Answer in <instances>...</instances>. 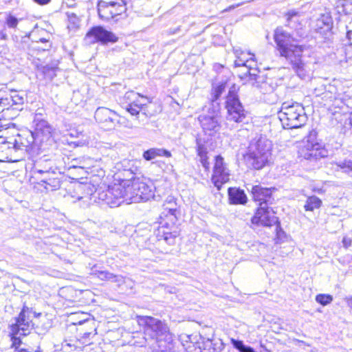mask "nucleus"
<instances>
[{
  "label": "nucleus",
  "instance_id": "6e6552de",
  "mask_svg": "<svg viewBox=\"0 0 352 352\" xmlns=\"http://www.w3.org/2000/svg\"><path fill=\"white\" fill-rule=\"evenodd\" d=\"M126 204L139 203L149 200L154 196L153 187L139 179L124 182Z\"/></svg>",
  "mask_w": 352,
  "mask_h": 352
},
{
  "label": "nucleus",
  "instance_id": "bb28decb",
  "mask_svg": "<svg viewBox=\"0 0 352 352\" xmlns=\"http://www.w3.org/2000/svg\"><path fill=\"white\" fill-rule=\"evenodd\" d=\"M165 156L166 157H171V153L169 151L164 148H152L143 153V157L147 161L155 159L157 157Z\"/></svg>",
  "mask_w": 352,
  "mask_h": 352
},
{
  "label": "nucleus",
  "instance_id": "0eeeda50",
  "mask_svg": "<svg viewBox=\"0 0 352 352\" xmlns=\"http://www.w3.org/2000/svg\"><path fill=\"white\" fill-rule=\"evenodd\" d=\"M31 312L28 307H24L15 318V322L10 325L12 346L15 351L20 349L19 346L22 343L21 336L29 335L32 329L33 323L30 316Z\"/></svg>",
  "mask_w": 352,
  "mask_h": 352
},
{
  "label": "nucleus",
  "instance_id": "4be33fe9",
  "mask_svg": "<svg viewBox=\"0 0 352 352\" xmlns=\"http://www.w3.org/2000/svg\"><path fill=\"white\" fill-rule=\"evenodd\" d=\"M64 169H58V175L51 174L45 175L41 181V185L48 191H54L60 188L61 186V175L64 173Z\"/></svg>",
  "mask_w": 352,
  "mask_h": 352
},
{
  "label": "nucleus",
  "instance_id": "6ab92c4d",
  "mask_svg": "<svg viewBox=\"0 0 352 352\" xmlns=\"http://www.w3.org/2000/svg\"><path fill=\"white\" fill-rule=\"evenodd\" d=\"M276 190L275 188H267L258 184L252 186L251 193L254 201L258 203L259 207L268 206L273 204L272 194Z\"/></svg>",
  "mask_w": 352,
  "mask_h": 352
},
{
  "label": "nucleus",
  "instance_id": "39448f33",
  "mask_svg": "<svg viewBox=\"0 0 352 352\" xmlns=\"http://www.w3.org/2000/svg\"><path fill=\"white\" fill-rule=\"evenodd\" d=\"M30 139L25 138L22 135L8 140L0 138V162H15L23 160L33 143V137Z\"/></svg>",
  "mask_w": 352,
  "mask_h": 352
},
{
  "label": "nucleus",
  "instance_id": "58836bf2",
  "mask_svg": "<svg viewBox=\"0 0 352 352\" xmlns=\"http://www.w3.org/2000/svg\"><path fill=\"white\" fill-rule=\"evenodd\" d=\"M12 106L11 98H10L8 95H6L5 97L0 98V107H3L2 111L6 109H8L9 107Z\"/></svg>",
  "mask_w": 352,
  "mask_h": 352
},
{
  "label": "nucleus",
  "instance_id": "20e7f679",
  "mask_svg": "<svg viewBox=\"0 0 352 352\" xmlns=\"http://www.w3.org/2000/svg\"><path fill=\"white\" fill-rule=\"evenodd\" d=\"M272 148V142L266 137L260 135L252 140L243 155L247 166L256 170L263 168L270 160Z\"/></svg>",
  "mask_w": 352,
  "mask_h": 352
},
{
  "label": "nucleus",
  "instance_id": "4d7b16f0",
  "mask_svg": "<svg viewBox=\"0 0 352 352\" xmlns=\"http://www.w3.org/2000/svg\"><path fill=\"white\" fill-rule=\"evenodd\" d=\"M17 352H32V351H28L27 349H19L17 350Z\"/></svg>",
  "mask_w": 352,
  "mask_h": 352
},
{
  "label": "nucleus",
  "instance_id": "b1692460",
  "mask_svg": "<svg viewBox=\"0 0 352 352\" xmlns=\"http://www.w3.org/2000/svg\"><path fill=\"white\" fill-rule=\"evenodd\" d=\"M252 85L263 94H271L276 88V85L273 83L272 80L270 78L265 80L261 78L256 82H252Z\"/></svg>",
  "mask_w": 352,
  "mask_h": 352
},
{
  "label": "nucleus",
  "instance_id": "f8f14e48",
  "mask_svg": "<svg viewBox=\"0 0 352 352\" xmlns=\"http://www.w3.org/2000/svg\"><path fill=\"white\" fill-rule=\"evenodd\" d=\"M323 94V98L332 102L335 108L342 109L344 105L349 107L352 104V98L348 94V89L342 87L339 82L335 85H329L328 90Z\"/></svg>",
  "mask_w": 352,
  "mask_h": 352
},
{
  "label": "nucleus",
  "instance_id": "cd10ccee",
  "mask_svg": "<svg viewBox=\"0 0 352 352\" xmlns=\"http://www.w3.org/2000/svg\"><path fill=\"white\" fill-rule=\"evenodd\" d=\"M259 71L257 68V63L255 61H250V65H248L246 67L243 69V74L244 76H249L251 80H254L256 82L261 78V77L258 76Z\"/></svg>",
  "mask_w": 352,
  "mask_h": 352
},
{
  "label": "nucleus",
  "instance_id": "de8ad7c7",
  "mask_svg": "<svg viewBox=\"0 0 352 352\" xmlns=\"http://www.w3.org/2000/svg\"><path fill=\"white\" fill-rule=\"evenodd\" d=\"M164 204H171V207L173 206H177V203L175 201V199L174 197L173 196H168L166 199L164 201Z\"/></svg>",
  "mask_w": 352,
  "mask_h": 352
},
{
  "label": "nucleus",
  "instance_id": "8fccbe9b",
  "mask_svg": "<svg viewBox=\"0 0 352 352\" xmlns=\"http://www.w3.org/2000/svg\"><path fill=\"white\" fill-rule=\"evenodd\" d=\"M39 41L42 43H45L47 44L45 46L46 48H44L43 50H48L49 48L51 47V44L49 42V38H40Z\"/></svg>",
  "mask_w": 352,
  "mask_h": 352
},
{
  "label": "nucleus",
  "instance_id": "412c9836",
  "mask_svg": "<svg viewBox=\"0 0 352 352\" xmlns=\"http://www.w3.org/2000/svg\"><path fill=\"white\" fill-rule=\"evenodd\" d=\"M51 132L52 128L47 122L42 120L36 124L34 131L31 133L26 138L30 140V137L32 136L33 142L36 140L43 142L51 138Z\"/></svg>",
  "mask_w": 352,
  "mask_h": 352
},
{
  "label": "nucleus",
  "instance_id": "2f4dec72",
  "mask_svg": "<svg viewBox=\"0 0 352 352\" xmlns=\"http://www.w3.org/2000/svg\"><path fill=\"white\" fill-rule=\"evenodd\" d=\"M96 161L91 157H82L79 160L78 168L89 170L91 167H94Z\"/></svg>",
  "mask_w": 352,
  "mask_h": 352
},
{
  "label": "nucleus",
  "instance_id": "13d9d810",
  "mask_svg": "<svg viewBox=\"0 0 352 352\" xmlns=\"http://www.w3.org/2000/svg\"><path fill=\"white\" fill-rule=\"evenodd\" d=\"M350 120H351V124L352 125V113H351V116H350Z\"/></svg>",
  "mask_w": 352,
  "mask_h": 352
},
{
  "label": "nucleus",
  "instance_id": "f257e3e1",
  "mask_svg": "<svg viewBox=\"0 0 352 352\" xmlns=\"http://www.w3.org/2000/svg\"><path fill=\"white\" fill-rule=\"evenodd\" d=\"M274 38L280 56L289 62L296 74L303 80L310 78L312 74L311 64L302 58L305 47L294 43L295 39L291 33L282 27L275 30Z\"/></svg>",
  "mask_w": 352,
  "mask_h": 352
},
{
  "label": "nucleus",
  "instance_id": "c85d7f7f",
  "mask_svg": "<svg viewBox=\"0 0 352 352\" xmlns=\"http://www.w3.org/2000/svg\"><path fill=\"white\" fill-rule=\"evenodd\" d=\"M322 200L315 195L309 196L305 201L304 209L305 211H314L322 206Z\"/></svg>",
  "mask_w": 352,
  "mask_h": 352
},
{
  "label": "nucleus",
  "instance_id": "423d86ee",
  "mask_svg": "<svg viewBox=\"0 0 352 352\" xmlns=\"http://www.w3.org/2000/svg\"><path fill=\"white\" fill-rule=\"evenodd\" d=\"M278 117L283 127L288 129L302 127L307 121L303 106L298 102H283Z\"/></svg>",
  "mask_w": 352,
  "mask_h": 352
},
{
  "label": "nucleus",
  "instance_id": "a19ab883",
  "mask_svg": "<svg viewBox=\"0 0 352 352\" xmlns=\"http://www.w3.org/2000/svg\"><path fill=\"white\" fill-rule=\"evenodd\" d=\"M109 281L116 283L118 286L124 283V278L122 275L113 274L111 273V278Z\"/></svg>",
  "mask_w": 352,
  "mask_h": 352
},
{
  "label": "nucleus",
  "instance_id": "603ef678",
  "mask_svg": "<svg viewBox=\"0 0 352 352\" xmlns=\"http://www.w3.org/2000/svg\"><path fill=\"white\" fill-rule=\"evenodd\" d=\"M51 0H34V2L39 5H45L50 2Z\"/></svg>",
  "mask_w": 352,
  "mask_h": 352
},
{
  "label": "nucleus",
  "instance_id": "c9c22d12",
  "mask_svg": "<svg viewBox=\"0 0 352 352\" xmlns=\"http://www.w3.org/2000/svg\"><path fill=\"white\" fill-rule=\"evenodd\" d=\"M11 98V104H22L24 102V98L20 96L16 91H13L12 94L8 95Z\"/></svg>",
  "mask_w": 352,
  "mask_h": 352
},
{
  "label": "nucleus",
  "instance_id": "6e6d98bb",
  "mask_svg": "<svg viewBox=\"0 0 352 352\" xmlns=\"http://www.w3.org/2000/svg\"><path fill=\"white\" fill-rule=\"evenodd\" d=\"M323 89H324L323 88V86L322 85L320 89H315L314 93L316 95L319 96L321 94L320 91V90L322 91Z\"/></svg>",
  "mask_w": 352,
  "mask_h": 352
},
{
  "label": "nucleus",
  "instance_id": "864d4df0",
  "mask_svg": "<svg viewBox=\"0 0 352 352\" xmlns=\"http://www.w3.org/2000/svg\"><path fill=\"white\" fill-rule=\"evenodd\" d=\"M312 190L316 193L318 194H323L324 192V190L322 188H313Z\"/></svg>",
  "mask_w": 352,
  "mask_h": 352
},
{
  "label": "nucleus",
  "instance_id": "aec40b11",
  "mask_svg": "<svg viewBox=\"0 0 352 352\" xmlns=\"http://www.w3.org/2000/svg\"><path fill=\"white\" fill-rule=\"evenodd\" d=\"M86 38L90 39L91 43L100 42L103 44L116 43L118 37L111 32L107 30L102 26H95L87 33Z\"/></svg>",
  "mask_w": 352,
  "mask_h": 352
},
{
  "label": "nucleus",
  "instance_id": "a211bd4d",
  "mask_svg": "<svg viewBox=\"0 0 352 352\" xmlns=\"http://www.w3.org/2000/svg\"><path fill=\"white\" fill-rule=\"evenodd\" d=\"M94 118L102 127L109 130L115 128L119 123L120 116L109 108L98 107L95 111Z\"/></svg>",
  "mask_w": 352,
  "mask_h": 352
},
{
  "label": "nucleus",
  "instance_id": "49530a36",
  "mask_svg": "<svg viewBox=\"0 0 352 352\" xmlns=\"http://www.w3.org/2000/svg\"><path fill=\"white\" fill-rule=\"evenodd\" d=\"M343 247L346 249L349 248L352 244V239L348 236H344L342 239Z\"/></svg>",
  "mask_w": 352,
  "mask_h": 352
},
{
  "label": "nucleus",
  "instance_id": "9d476101",
  "mask_svg": "<svg viewBox=\"0 0 352 352\" xmlns=\"http://www.w3.org/2000/svg\"><path fill=\"white\" fill-rule=\"evenodd\" d=\"M63 157L62 155H44L34 161L32 172L41 175H58V169H64Z\"/></svg>",
  "mask_w": 352,
  "mask_h": 352
},
{
  "label": "nucleus",
  "instance_id": "473e14b6",
  "mask_svg": "<svg viewBox=\"0 0 352 352\" xmlns=\"http://www.w3.org/2000/svg\"><path fill=\"white\" fill-rule=\"evenodd\" d=\"M336 166L344 173L352 172V160H345L343 162L336 163Z\"/></svg>",
  "mask_w": 352,
  "mask_h": 352
},
{
  "label": "nucleus",
  "instance_id": "4468645a",
  "mask_svg": "<svg viewBox=\"0 0 352 352\" xmlns=\"http://www.w3.org/2000/svg\"><path fill=\"white\" fill-rule=\"evenodd\" d=\"M226 103L227 120L235 123L243 122L245 118V111L238 96L234 92L230 91Z\"/></svg>",
  "mask_w": 352,
  "mask_h": 352
},
{
  "label": "nucleus",
  "instance_id": "f03ea898",
  "mask_svg": "<svg viewBox=\"0 0 352 352\" xmlns=\"http://www.w3.org/2000/svg\"><path fill=\"white\" fill-rule=\"evenodd\" d=\"M137 321L143 328L146 341L154 351L166 352L170 349L173 334L165 321L148 316H138Z\"/></svg>",
  "mask_w": 352,
  "mask_h": 352
},
{
  "label": "nucleus",
  "instance_id": "ddd939ff",
  "mask_svg": "<svg viewBox=\"0 0 352 352\" xmlns=\"http://www.w3.org/2000/svg\"><path fill=\"white\" fill-rule=\"evenodd\" d=\"M126 4L123 0H101L98 3V12L100 19L106 21L125 12Z\"/></svg>",
  "mask_w": 352,
  "mask_h": 352
},
{
  "label": "nucleus",
  "instance_id": "f3484780",
  "mask_svg": "<svg viewBox=\"0 0 352 352\" xmlns=\"http://www.w3.org/2000/svg\"><path fill=\"white\" fill-rule=\"evenodd\" d=\"M230 170L221 155L215 157V162L213 167L212 182L217 189H220L222 185L230 179Z\"/></svg>",
  "mask_w": 352,
  "mask_h": 352
},
{
  "label": "nucleus",
  "instance_id": "7ed1b4c3",
  "mask_svg": "<svg viewBox=\"0 0 352 352\" xmlns=\"http://www.w3.org/2000/svg\"><path fill=\"white\" fill-rule=\"evenodd\" d=\"M77 192H86L84 195H78L76 199L80 201L85 199L86 201L96 199L99 202L104 203L111 208L119 206L122 203L125 202V184H119L109 186L106 190L96 189L94 186L89 184H79L76 188Z\"/></svg>",
  "mask_w": 352,
  "mask_h": 352
},
{
  "label": "nucleus",
  "instance_id": "1a4fd4ad",
  "mask_svg": "<svg viewBox=\"0 0 352 352\" xmlns=\"http://www.w3.org/2000/svg\"><path fill=\"white\" fill-rule=\"evenodd\" d=\"M177 222V213L162 212L157 234L158 239H163L168 244L173 245L175 238L179 234Z\"/></svg>",
  "mask_w": 352,
  "mask_h": 352
},
{
  "label": "nucleus",
  "instance_id": "dca6fc26",
  "mask_svg": "<svg viewBox=\"0 0 352 352\" xmlns=\"http://www.w3.org/2000/svg\"><path fill=\"white\" fill-rule=\"evenodd\" d=\"M303 144L300 153L306 160L316 161L329 156V151L322 144L309 140Z\"/></svg>",
  "mask_w": 352,
  "mask_h": 352
},
{
  "label": "nucleus",
  "instance_id": "5701e85b",
  "mask_svg": "<svg viewBox=\"0 0 352 352\" xmlns=\"http://www.w3.org/2000/svg\"><path fill=\"white\" fill-rule=\"evenodd\" d=\"M234 51L236 56V60H234V66L236 67L244 69L250 65V61L254 60V54L245 53L240 49H234Z\"/></svg>",
  "mask_w": 352,
  "mask_h": 352
},
{
  "label": "nucleus",
  "instance_id": "72a5a7b5",
  "mask_svg": "<svg viewBox=\"0 0 352 352\" xmlns=\"http://www.w3.org/2000/svg\"><path fill=\"white\" fill-rule=\"evenodd\" d=\"M316 300L320 305L326 306L333 301V297L329 294H320L316 296Z\"/></svg>",
  "mask_w": 352,
  "mask_h": 352
},
{
  "label": "nucleus",
  "instance_id": "f704fd0d",
  "mask_svg": "<svg viewBox=\"0 0 352 352\" xmlns=\"http://www.w3.org/2000/svg\"><path fill=\"white\" fill-rule=\"evenodd\" d=\"M234 347L240 352H256L253 348L245 345L241 340H232Z\"/></svg>",
  "mask_w": 352,
  "mask_h": 352
},
{
  "label": "nucleus",
  "instance_id": "c03bdc74",
  "mask_svg": "<svg viewBox=\"0 0 352 352\" xmlns=\"http://www.w3.org/2000/svg\"><path fill=\"white\" fill-rule=\"evenodd\" d=\"M66 14L67 16L69 21L74 25V26H76L79 23V18L77 16V15L72 12H67Z\"/></svg>",
  "mask_w": 352,
  "mask_h": 352
},
{
  "label": "nucleus",
  "instance_id": "7c9ffc66",
  "mask_svg": "<svg viewBox=\"0 0 352 352\" xmlns=\"http://www.w3.org/2000/svg\"><path fill=\"white\" fill-rule=\"evenodd\" d=\"M151 102V101L148 98L140 95V98H135L131 103L132 105L140 107L141 109L144 110L147 104Z\"/></svg>",
  "mask_w": 352,
  "mask_h": 352
},
{
  "label": "nucleus",
  "instance_id": "a18cd8bd",
  "mask_svg": "<svg viewBox=\"0 0 352 352\" xmlns=\"http://www.w3.org/2000/svg\"><path fill=\"white\" fill-rule=\"evenodd\" d=\"M164 210L163 212H170V213H178L177 210V206L171 207V204H164L163 205Z\"/></svg>",
  "mask_w": 352,
  "mask_h": 352
},
{
  "label": "nucleus",
  "instance_id": "2eb2a0df",
  "mask_svg": "<svg viewBox=\"0 0 352 352\" xmlns=\"http://www.w3.org/2000/svg\"><path fill=\"white\" fill-rule=\"evenodd\" d=\"M252 223L258 226L271 227L276 226V230L280 229V222L274 210L268 206L258 207L252 218Z\"/></svg>",
  "mask_w": 352,
  "mask_h": 352
},
{
  "label": "nucleus",
  "instance_id": "bf43d9fd",
  "mask_svg": "<svg viewBox=\"0 0 352 352\" xmlns=\"http://www.w3.org/2000/svg\"><path fill=\"white\" fill-rule=\"evenodd\" d=\"M294 14H295V13H294V12H292V13H290V12H289V15H291V16H293V15H294Z\"/></svg>",
  "mask_w": 352,
  "mask_h": 352
},
{
  "label": "nucleus",
  "instance_id": "a878e982",
  "mask_svg": "<svg viewBox=\"0 0 352 352\" xmlns=\"http://www.w3.org/2000/svg\"><path fill=\"white\" fill-rule=\"evenodd\" d=\"M197 152L201 165L206 170H208L210 163L208 157V149L204 142L198 139L197 140Z\"/></svg>",
  "mask_w": 352,
  "mask_h": 352
},
{
  "label": "nucleus",
  "instance_id": "ea45409f",
  "mask_svg": "<svg viewBox=\"0 0 352 352\" xmlns=\"http://www.w3.org/2000/svg\"><path fill=\"white\" fill-rule=\"evenodd\" d=\"M140 94H138L133 91H129L125 93L124 99L126 100V102L130 103L135 98H140Z\"/></svg>",
  "mask_w": 352,
  "mask_h": 352
},
{
  "label": "nucleus",
  "instance_id": "37998d69",
  "mask_svg": "<svg viewBox=\"0 0 352 352\" xmlns=\"http://www.w3.org/2000/svg\"><path fill=\"white\" fill-rule=\"evenodd\" d=\"M125 109L131 116H138L142 110L140 107L132 105L131 102L126 106Z\"/></svg>",
  "mask_w": 352,
  "mask_h": 352
},
{
  "label": "nucleus",
  "instance_id": "79ce46f5",
  "mask_svg": "<svg viewBox=\"0 0 352 352\" xmlns=\"http://www.w3.org/2000/svg\"><path fill=\"white\" fill-rule=\"evenodd\" d=\"M109 281L116 283L118 286L124 283V278L122 275L113 274L111 273V278Z\"/></svg>",
  "mask_w": 352,
  "mask_h": 352
},
{
  "label": "nucleus",
  "instance_id": "3c124183",
  "mask_svg": "<svg viewBox=\"0 0 352 352\" xmlns=\"http://www.w3.org/2000/svg\"><path fill=\"white\" fill-rule=\"evenodd\" d=\"M347 306L349 308V311L352 314V296L346 298Z\"/></svg>",
  "mask_w": 352,
  "mask_h": 352
},
{
  "label": "nucleus",
  "instance_id": "e433bc0d",
  "mask_svg": "<svg viewBox=\"0 0 352 352\" xmlns=\"http://www.w3.org/2000/svg\"><path fill=\"white\" fill-rule=\"evenodd\" d=\"M19 23V19L11 14H8L6 17V23L10 28H15Z\"/></svg>",
  "mask_w": 352,
  "mask_h": 352
},
{
  "label": "nucleus",
  "instance_id": "5fc2aeb1",
  "mask_svg": "<svg viewBox=\"0 0 352 352\" xmlns=\"http://www.w3.org/2000/svg\"><path fill=\"white\" fill-rule=\"evenodd\" d=\"M73 164L72 165L70 166V168H78V165H79V160H74L72 161Z\"/></svg>",
  "mask_w": 352,
  "mask_h": 352
},
{
  "label": "nucleus",
  "instance_id": "09e8293b",
  "mask_svg": "<svg viewBox=\"0 0 352 352\" xmlns=\"http://www.w3.org/2000/svg\"><path fill=\"white\" fill-rule=\"evenodd\" d=\"M223 90H224V87L223 85H220L215 89L214 97L216 99H217L221 96V94H222Z\"/></svg>",
  "mask_w": 352,
  "mask_h": 352
},
{
  "label": "nucleus",
  "instance_id": "9b49d317",
  "mask_svg": "<svg viewBox=\"0 0 352 352\" xmlns=\"http://www.w3.org/2000/svg\"><path fill=\"white\" fill-rule=\"evenodd\" d=\"M199 121L204 132L212 136L219 132L221 128V118L219 109L214 107L208 108L199 116Z\"/></svg>",
  "mask_w": 352,
  "mask_h": 352
},
{
  "label": "nucleus",
  "instance_id": "c756f323",
  "mask_svg": "<svg viewBox=\"0 0 352 352\" xmlns=\"http://www.w3.org/2000/svg\"><path fill=\"white\" fill-rule=\"evenodd\" d=\"M332 19L328 14H323L317 21L318 29H324V31H329L332 27Z\"/></svg>",
  "mask_w": 352,
  "mask_h": 352
},
{
  "label": "nucleus",
  "instance_id": "4c0bfd02",
  "mask_svg": "<svg viewBox=\"0 0 352 352\" xmlns=\"http://www.w3.org/2000/svg\"><path fill=\"white\" fill-rule=\"evenodd\" d=\"M93 274L101 280H107L111 278V273L108 271H97L94 270Z\"/></svg>",
  "mask_w": 352,
  "mask_h": 352
},
{
  "label": "nucleus",
  "instance_id": "393cba45",
  "mask_svg": "<svg viewBox=\"0 0 352 352\" xmlns=\"http://www.w3.org/2000/svg\"><path fill=\"white\" fill-rule=\"evenodd\" d=\"M230 202L232 204H245L247 202V196L243 190L236 188H228Z\"/></svg>",
  "mask_w": 352,
  "mask_h": 352
}]
</instances>
